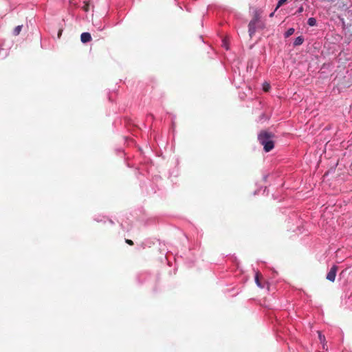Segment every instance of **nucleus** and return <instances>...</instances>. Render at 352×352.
Wrapping results in <instances>:
<instances>
[{
    "mask_svg": "<svg viewBox=\"0 0 352 352\" xmlns=\"http://www.w3.org/2000/svg\"><path fill=\"white\" fill-rule=\"evenodd\" d=\"M275 135L267 130H262L258 134V140L263 146L265 152H270L274 147Z\"/></svg>",
    "mask_w": 352,
    "mask_h": 352,
    "instance_id": "obj_1",
    "label": "nucleus"
},
{
    "mask_svg": "<svg viewBox=\"0 0 352 352\" xmlns=\"http://www.w3.org/2000/svg\"><path fill=\"white\" fill-rule=\"evenodd\" d=\"M257 28L263 29L264 28L263 23H258L256 21L251 20L248 25V32L250 37H252L254 34Z\"/></svg>",
    "mask_w": 352,
    "mask_h": 352,
    "instance_id": "obj_2",
    "label": "nucleus"
},
{
    "mask_svg": "<svg viewBox=\"0 0 352 352\" xmlns=\"http://www.w3.org/2000/svg\"><path fill=\"white\" fill-rule=\"evenodd\" d=\"M338 266L333 265L330 269L329 272L327 274V279L331 282H334L336 276V273L338 271Z\"/></svg>",
    "mask_w": 352,
    "mask_h": 352,
    "instance_id": "obj_3",
    "label": "nucleus"
},
{
    "mask_svg": "<svg viewBox=\"0 0 352 352\" xmlns=\"http://www.w3.org/2000/svg\"><path fill=\"white\" fill-rule=\"evenodd\" d=\"M80 40H81V42L83 43H86L91 41V34L89 32L82 33L80 35Z\"/></svg>",
    "mask_w": 352,
    "mask_h": 352,
    "instance_id": "obj_4",
    "label": "nucleus"
},
{
    "mask_svg": "<svg viewBox=\"0 0 352 352\" xmlns=\"http://www.w3.org/2000/svg\"><path fill=\"white\" fill-rule=\"evenodd\" d=\"M261 12L260 10H255L254 11V16H253V18L252 20L254 21H256L258 22V23H261V22L260 21V19H261Z\"/></svg>",
    "mask_w": 352,
    "mask_h": 352,
    "instance_id": "obj_5",
    "label": "nucleus"
},
{
    "mask_svg": "<svg viewBox=\"0 0 352 352\" xmlns=\"http://www.w3.org/2000/svg\"><path fill=\"white\" fill-rule=\"evenodd\" d=\"M262 278V274L260 272H256L255 275V282L259 287H263L260 282V278Z\"/></svg>",
    "mask_w": 352,
    "mask_h": 352,
    "instance_id": "obj_6",
    "label": "nucleus"
},
{
    "mask_svg": "<svg viewBox=\"0 0 352 352\" xmlns=\"http://www.w3.org/2000/svg\"><path fill=\"white\" fill-rule=\"evenodd\" d=\"M304 42V38L301 36H298L297 38H296V39L294 40V46H298V45H300L302 44V43Z\"/></svg>",
    "mask_w": 352,
    "mask_h": 352,
    "instance_id": "obj_7",
    "label": "nucleus"
},
{
    "mask_svg": "<svg viewBox=\"0 0 352 352\" xmlns=\"http://www.w3.org/2000/svg\"><path fill=\"white\" fill-rule=\"evenodd\" d=\"M22 27V25L16 26L13 30V34L15 36L19 35L21 31Z\"/></svg>",
    "mask_w": 352,
    "mask_h": 352,
    "instance_id": "obj_8",
    "label": "nucleus"
},
{
    "mask_svg": "<svg viewBox=\"0 0 352 352\" xmlns=\"http://www.w3.org/2000/svg\"><path fill=\"white\" fill-rule=\"evenodd\" d=\"M307 24L309 26H314V25H316V19L313 18V17H311V18L308 19Z\"/></svg>",
    "mask_w": 352,
    "mask_h": 352,
    "instance_id": "obj_9",
    "label": "nucleus"
},
{
    "mask_svg": "<svg viewBox=\"0 0 352 352\" xmlns=\"http://www.w3.org/2000/svg\"><path fill=\"white\" fill-rule=\"evenodd\" d=\"M295 30L293 28H291L287 30V31L285 33V36L286 38L292 36L294 33Z\"/></svg>",
    "mask_w": 352,
    "mask_h": 352,
    "instance_id": "obj_10",
    "label": "nucleus"
},
{
    "mask_svg": "<svg viewBox=\"0 0 352 352\" xmlns=\"http://www.w3.org/2000/svg\"><path fill=\"white\" fill-rule=\"evenodd\" d=\"M318 338H319V340H320L321 343L324 344V342L325 341L324 336L322 335L320 332H318ZM323 348H324V345H323Z\"/></svg>",
    "mask_w": 352,
    "mask_h": 352,
    "instance_id": "obj_11",
    "label": "nucleus"
},
{
    "mask_svg": "<svg viewBox=\"0 0 352 352\" xmlns=\"http://www.w3.org/2000/svg\"><path fill=\"white\" fill-rule=\"evenodd\" d=\"M82 9L85 11V12H88L89 10V2L87 1H84V6L82 7Z\"/></svg>",
    "mask_w": 352,
    "mask_h": 352,
    "instance_id": "obj_12",
    "label": "nucleus"
},
{
    "mask_svg": "<svg viewBox=\"0 0 352 352\" xmlns=\"http://www.w3.org/2000/svg\"><path fill=\"white\" fill-rule=\"evenodd\" d=\"M270 85L269 83L265 82L263 84V89L264 91L267 92L270 90Z\"/></svg>",
    "mask_w": 352,
    "mask_h": 352,
    "instance_id": "obj_13",
    "label": "nucleus"
},
{
    "mask_svg": "<svg viewBox=\"0 0 352 352\" xmlns=\"http://www.w3.org/2000/svg\"><path fill=\"white\" fill-rule=\"evenodd\" d=\"M287 0H279L278 2V4L276 6V8L275 9V11L281 6H283Z\"/></svg>",
    "mask_w": 352,
    "mask_h": 352,
    "instance_id": "obj_14",
    "label": "nucleus"
},
{
    "mask_svg": "<svg viewBox=\"0 0 352 352\" xmlns=\"http://www.w3.org/2000/svg\"><path fill=\"white\" fill-rule=\"evenodd\" d=\"M125 242L129 245H133L134 244L133 241L131 239H125Z\"/></svg>",
    "mask_w": 352,
    "mask_h": 352,
    "instance_id": "obj_15",
    "label": "nucleus"
},
{
    "mask_svg": "<svg viewBox=\"0 0 352 352\" xmlns=\"http://www.w3.org/2000/svg\"><path fill=\"white\" fill-rule=\"evenodd\" d=\"M62 32H63V29H59L58 32V38H60V36L62 35Z\"/></svg>",
    "mask_w": 352,
    "mask_h": 352,
    "instance_id": "obj_16",
    "label": "nucleus"
},
{
    "mask_svg": "<svg viewBox=\"0 0 352 352\" xmlns=\"http://www.w3.org/2000/svg\"><path fill=\"white\" fill-rule=\"evenodd\" d=\"M302 10H303V8H302V7H301L298 9V12H302Z\"/></svg>",
    "mask_w": 352,
    "mask_h": 352,
    "instance_id": "obj_17",
    "label": "nucleus"
},
{
    "mask_svg": "<svg viewBox=\"0 0 352 352\" xmlns=\"http://www.w3.org/2000/svg\"><path fill=\"white\" fill-rule=\"evenodd\" d=\"M274 14V12H272L270 14V17H272Z\"/></svg>",
    "mask_w": 352,
    "mask_h": 352,
    "instance_id": "obj_18",
    "label": "nucleus"
}]
</instances>
